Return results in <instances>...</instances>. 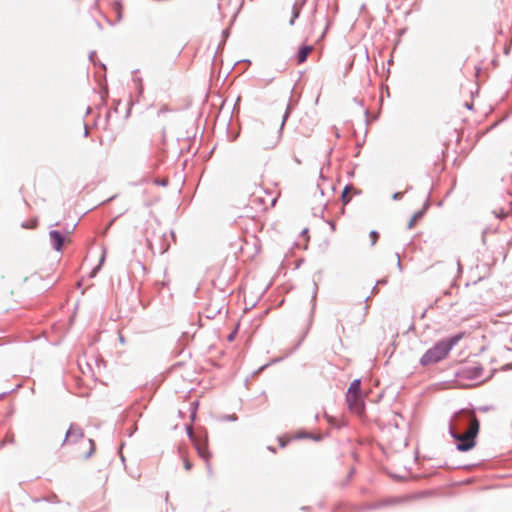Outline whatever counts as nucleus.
<instances>
[{"label":"nucleus","mask_w":512,"mask_h":512,"mask_svg":"<svg viewBox=\"0 0 512 512\" xmlns=\"http://www.w3.org/2000/svg\"><path fill=\"white\" fill-rule=\"evenodd\" d=\"M30 278H37V279H41V276H40V275H38V273H36V272H35V273H33L30 277H24L23 282H24V283H25V282H27Z\"/></svg>","instance_id":"e433bc0d"},{"label":"nucleus","mask_w":512,"mask_h":512,"mask_svg":"<svg viewBox=\"0 0 512 512\" xmlns=\"http://www.w3.org/2000/svg\"><path fill=\"white\" fill-rule=\"evenodd\" d=\"M308 436L306 435H302V436H299V438H307Z\"/></svg>","instance_id":"338daca9"},{"label":"nucleus","mask_w":512,"mask_h":512,"mask_svg":"<svg viewBox=\"0 0 512 512\" xmlns=\"http://www.w3.org/2000/svg\"><path fill=\"white\" fill-rule=\"evenodd\" d=\"M156 184L161 185V186H166L167 181H157Z\"/></svg>","instance_id":"49530a36"},{"label":"nucleus","mask_w":512,"mask_h":512,"mask_svg":"<svg viewBox=\"0 0 512 512\" xmlns=\"http://www.w3.org/2000/svg\"><path fill=\"white\" fill-rule=\"evenodd\" d=\"M311 50H312L311 45H307V44L300 45L295 54V59H296L297 63L298 64L304 63L307 60L308 54Z\"/></svg>","instance_id":"f8f14e48"},{"label":"nucleus","mask_w":512,"mask_h":512,"mask_svg":"<svg viewBox=\"0 0 512 512\" xmlns=\"http://www.w3.org/2000/svg\"><path fill=\"white\" fill-rule=\"evenodd\" d=\"M369 236L371 238V246H374L379 238V233L376 230H372Z\"/></svg>","instance_id":"a878e982"},{"label":"nucleus","mask_w":512,"mask_h":512,"mask_svg":"<svg viewBox=\"0 0 512 512\" xmlns=\"http://www.w3.org/2000/svg\"><path fill=\"white\" fill-rule=\"evenodd\" d=\"M412 188H413V187H412L411 185H407V187H406V192H408V191L412 190Z\"/></svg>","instance_id":"6e6d98bb"},{"label":"nucleus","mask_w":512,"mask_h":512,"mask_svg":"<svg viewBox=\"0 0 512 512\" xmlns=\"http://www.w3.org/2000/svg\"><path fill=\"white\" fill-rule=\"evenodd\" d=\"M370 299H371V296H367L364 301L367 303Z\"/></svg>","instance_id":"bf43d9fd"},{"label":"nucleus","mask_w":512,"mask_h":512,"mask_svg":"<svg viewBox=\"0 0 512 512\" xmlns=\"http://www.w3.org/2000/svg\"><path fill=\"white\" fill-rule=\"evenodd\" d=\"M13 390L4 391L0 393V400L3 399L6 395L10 394Z\"/></svg>","instance_id":"79ce46f5"},{"label":"nucleus","mask_w":512,"mask_h":512,"mask_svg":"<svg viewBox=\"0 0 512 512\" xmlns=\"http://www.w3.org/2000/svg\"><path fill=\"white\" fill-rule=\"evenodd\" d=\"M448 355V351L439 340L422 355L419 363L421 366L427 367L429 365L439 363Z\"/></svg>","instance_id":"39448f33"},{"label":"nucleus","mask_w":512,"mask_h":512,"mask_svg":"<svg viewBox=\"0 0 512 512\" xmlns=\"http://www.w3.org/2000/svg\"><path fill=\"white\" fill-rule=\"evenodd\" d=\"M168 247H169L168 245H166V246H161V248H160V253H161V254L165 253V252L168 250Z\"/></svg>","instance_id":"c03bdc74"},{"label":"nucleus","mask_w":512,"mask_h":512,"mask_svg":"<svg viewBox=\"0 0 512 512\" xmlns=\"http://www.w3.org/2000/svg\"><path fill=\"white\" fill-rule=\"evenodd\" d=\"M480 431L479 419L474 420V424L467 431H458L454 428L449 429V435L456 442V449L459 452H468L477 445V437Z\"/></svg>","instance_id":"f03ea898"},{"label":"nucleus","mask_w":512,"mask_h":512,"mask_svg":"<svg viewBox=\"0 0 512 512\" xmlns=\"http://www.w3.org/2000/svg\"><path fill=\"white\" fill-rule=\"evenodd\" d=\"M352 189L351 185H346L341 192V201L344 205H347L350 202V197L348 196V191Z\"/></svg>","instance_id":"6ab92c4d"},{"label":"nucleus","mask_w":512,"mask_h":512,"mask_svg":"<svg viewBox=\"0 0 512 512\" xmlns=\"http://www.w3.org/2000/svg\"><path fill=\"white\" fill-rule=\"evenodd\" d=\"M326 21H327V23H326V27H325V29L323 30L322 34L320 35V37H319L318 41L322 40V39L325 37V34H326V32L328 31V29H329V27H330V25H331V23H332V22H331V20H330L329 18H326Z\"/></svg>","instance_id":"c756f323"},{"label":"nucleus","mask_w":512,"mask_h":512,"mask_svg":"<svg viewBox=\"0 0 512 512\" xmlns=\"http://www.w3.org/2000/svg\"><path fill=\"white\" fill-rule=\"evenodd\" d=\"M183 464H184V468H185L186 470H188V471H189V470H191V469H192V467H193L192 462H191V461H189L188 459H184Z\"/></svg>","instance_id":"72a5a7b5"},{"label":"nucleus","mask_w":512,"mask_h":512,"mask_svg":"<svg viewBox=\"0 0 512 512\" xmlns=\"http://www.w3.org/2000/svg\"><path fill=\"white\" fill-rule=\"evenodd\" d=\"M353 101H354L357 105H359L360 107H363V106H364V105H363V101H362V100H360V99H358V98H353Z\"/></svg>","instance_id":"a19ab883"},{"label":"nucleus","mask_w":512,"mask_h":512,"mask_svg":"<svg viewBox=\"0 0 512 512\" xmlns=\"http://www.w3.org/2000/svg\"><path fill=\"white\" fill-rule=\"evenodd\" d=\"M456 287L458 289V285L456 283V281H454L452 284H451V287L444 290L443 291V296H451L452 295V289Z\"/></svg>","instance_id":"c85d7f7f"},{"label":"nucleus","mask_w":512,"mask_h":512,"mask_svg":"<svg viewBox=\"0 0 512 512\" xmlns=\"http://www.w3.org/2000/svg\"><path fill=\"white\" fill-rule=\"evenodd\" d=\"M385 283H386V280L382 279V280H379V281L377 282V285H378V284H385Z\"/></svg>","instance_id":"5fc2aeb1"},{"label":"nucleus","mask_w":512,"mask_h":512,"mask_svg":"<svg viewBox=\"0 0 512 512\" xmlns=\"http://www.w3.org/2000/svg\"><path fill=\"white\" fill-rule=\"evenodd\" d=\"M290 113H291V105L288 104L287 107H286L285 113H284V115L282 117V122H281V124L279 126V128H282V130L284 129L286 121L290 117Z\"/></svg>","instance_id":"412c9836"},{"label":"nucleus","mask_w":512,"mask_h":512,"mask_svg":"<svg viewBox=\"0 0 512 512\" xmlns=\"http://www.w3.org/2000/svg\"><path fill=\"white\" fill-rule=\"evenodd\" d=\"M395 255L397 257V267L399 268L400 271H402V263L400 261V255H399V253H396Z\"/></svg>","instance_id":"4c0bfd02"},{"label":"nucleus","mask_w":512,"mask_h":512,"mask_svg":"<svg viewBox=\"0 0 512 512\" xmlns=\"http://www.w3.org/2000/svg\"><path fill=\"white\" fill-rule=\"evenodd\" d=\"M464 332H457L452 334L446 338L440 339L443 346L446 348L448 353L453 349V347L464 337Z\"/></svg>","instance_id":"9b49d317"},{"label":"nucleus","mask_w":512,"mask_h":512,"mask_svg":"<svg viewBox=\"0 0 512 512\" xmlns=\"http://www.w3.org/2000/svg\"><path fill=\"white\" fill-rule=\"evenodd\" d=\"M317 292H318V284H317V282L314 281V284H313V294H312V298H311L312 308H311V313H310L309 325H311V323H312L313 315H314L315 308H316Z\"/></svg>","instance_id":"4468645a"},{"label":"nucleus","mask_w":512,"mask_h":512,"mask_svg":"<svg viewBox=\"0 0 512 512\" xmlns=\"http://www.w3.org/2000/svg\"><path fill=\"white\" fill-rule=\"evenodd\" d=\"M49 238L52 248L56 252H62L64 243L66 241V236L59 230H50L49 231Z\"/></svg>","instance_id":"1a4fd4ad"},{"label":"nucleus","mask_w":512,"mask_h":512,"mask_svg":"<svg viewBox=\"0 0 512 512\" xmlns=\"http://www.w3.org/2000/svg\"><path fill=\"white\" fill-rule=\"evenodd\" d=\"M186 433L190 441L194 444V447L198 453V456L206 462V469L209 474L212 473L210 464V458L212 457L211 452L208 449V433L204 428H199L193 431L191 425L185 426Z\"/></svg>","instance_id":"f257e3e1"},{"label":"nucleus","mask_w":512,"mask_h":512,"mask_svg":"<svg viewBox=\"0 0 512 512\" xmlns=\"http://www.w3.org/2000/svg\"><path fill=\"white\" fill-rule=\"evenodd\" d=\"M364 310H365V313H367V310H368V306L367 305L364 307Z\"/></svg>","instance_id":"0e129e2a"},{"label":"nucleus","mask_w":512,"mask_h":512,"mask_svg":"<svg viewBox=\"0 0 512 512\" xmlns=\"http://www.w3.org/2000/svg\"><path fill=\"white\" fill-rule=\"evenodd\" d=\"M237 335V328L235 330H233L227 337V340L232 342L234 341L235 337Z\"/></svg>","instance_id":"f704fd0d"},{"label":"nucleus","mask_w":512,"mask_h":512,"mask_svg":"<svg viewBox=\"0 0 512 512\" xmlns=\"http://www.w3.org/2000/svg\"><path fill=\"white\" fill-rule=\"evenodd\" d=\"M457 304V301H452L449 305L452 307Z\"/></svg>","instance_id":"13d9d810"},{"label":"nucleus","mask_w":512,"mask_h":512,"mask_svg":"<svg viewBox=\"0 0 512 512\" xmlns=\"http://www.w3.org/2000/svg\"><path fill=\"white\" fill-rule=\"evenodd\" d=\"M104 261H105V254H103L101 256V258L99 260V263H98V266L93 269L92 276H94L97 273V271L99 270L100 266L103 264Z\"/></svg>","instance_id":"2f4dec72"},{"label":"nucleus","mask_w":512,"mask_h":512,"mask_svg":"<svg viewBox=\"0 0 512 512\" xmlns=\"http://www.w3.org/2000/svg\"><path fill=\"white\" fill-rule=\"evenodd\" d=\"M119 341H120L121 343H124V342H125V338H124V336H123V335H119Z\"/></svg>","instance_id":"8fccbe9b"},{"label":"nucleus","mask_w":512,"mask_h":512,"mask_svg":"<svg viewBox=\"0 0 512 512\" xmlns=\"http://www.w3.org/2000/svg\"><path fill=\"white\" fill-rule=\"evenodd\" d=\"M83 438H84L83 429L78 424L71 423L65 433V437L62 442V446L66 445V444H75Z\"/></svg>","instance_id":"0eeeda50"},{"label":"nucleus","mask_w":512,"mask_h":512,"mask_svg":"<svg viewBox=\"0 0 512 512\" xmlns=\"http://www.w3.org/2000/svg\"><path fill=\"white\" fill-rule=\"evenodd\" d=\"M282 137V128L264 125L261 123L255 131V142L262 149H273L277 146Z\"/></svg>","instance_id":"7ed1b4c3"},{"label":"nucleus","mask_w":512,"mask_h":512,"mask_svg":"<svg viewBox=\"0 0 512 512\" xmlns=\"http://www.w3.org/2000/svg\"><path fill=\"white\" fill-rule=\"evenodd\" d=\"M84 127H85L84 137H87V136H88V130H87V127H86V124H85V123H84Z\"/></svg>","instance_id":"3c124183"},{"label":"nucleus","mask_w":512,"mask_h":512,"mask_svg":"<svg viewBox=\"0 0 512 512\" xmlns=\"http://www.w3.org/2000/svg\"><path fill=\"white\" fill-rule=\"evenodd\" d=\"M229 36H230V30L228 28L224 29L222 31V41L218 45V50L223 48V46L225 45V42L229 38Z\"/></svg>","instance_id":"5701e85b"},{"label":"nucleus","mask_w":512,"mask_h":512,"mask_svg":"<svg viewBox=\"0 0 512 512\" xmlns=\"http://www.w3.org/2000/svg\"><path fill=\"white\" fill-rule=\"evenodd\" d=\"M89 61L92 62L95 66H100L103 69H106V65L97 59L96 51H91L89 53Z\"/></svg>","instance_id":"f3484780"},{"label":"nucleus","mask_w":512,"mask_h":512,"mask_svg":"<svg viewBox=\"0 0 512 512\" xmlns=\"http://www.w3.org/2000/svg\"><path fill=\"white\" fill-rule=\"evenodd\" d=\"M309 232L307 228L303 229L301 232V235H306Z\"/></svg>","instance_id":"603ef678"},{"label":"nucleus","mask_w":512,"mask_h":512,"mask_svg":"<svg viewBox=\"0 0 512 512\" xmlns=\"http://www.w3.org/2000/svg\"><path fill=\"white\" fill-rule=\"evenodd\" d=\"M40 500H44L50 503H60V499L56 494H51L50 496L43 497L42 499H36L35 501L38 502Z\"/></svg>","instance_id":"4be33fe9"},{"label":"nucleus","mask_w":512,"mask_h":512,"mask_svg":"<svg viewBox=\"0 0 512 512\" xmlns=\"http://www.w3.org/2000/svg\"><path fill=\"white\" fill-rule=\"evenodd\" d=\"M483 367L480 364L463 367L457 375L463 379L475 380L482 376Z\"/></svg>","instance_id":"6e6552de"},{"label":"nucleus","mask_w":512,"mask_h":512,"mask_svg":"<svg viewBox=\"0 0 512 512\" xmlns=\"http://www.w3.org/2000/svg\"><path fill=\"white\" fill-rule=\"evenodd\" d=\"M335 129V136L337 138H340V133H339V130L337 128H334Z\"/></svg>","instance_id":"09e8293b"},{"label":"nucleus","mask_w":512,"mask_h":512,"mask_svg":"<svg viewBox=\"0 0 512 512\" xmlns=\"http://www.w3.org/2000/svg\"><path fill=\"white\" fill-rule=\"evenodd\" d=\"M342 331L344 332L345 331V328L342 324H340V320L337 321V325H336V331Z\"/></svg>","instance_id":"58836bf2"},{"label":"nucleus","mask_w":512,"mask_h":512,"mask_svg":"<svg viewBox=\"0 0 512 512\" xmlns=\"http://www.w3.org/2000/svg\"><path fill=\"white\" fill-rule=\"evenodd\" d=\"M378 292L377 284L372 288L371 293L376 294Z\"/></svg>","instance_id":"de8ad7c7"},{"label":"nucleus","mask_w":512,"mask_h":512,"mask_svg":"<svg viewBox=\"0 0 512 512\" xmlns=\"http://www.w3.org/2000/svg\"><path fill=\"white\" fill-rule=\"evenodd\" d=\"M286 445H287V441H284L281 438H279V446L284 448V447H286Z\"/></svg>","instance_id":"37998d69"},{"label":"nucleus","mask_w":512,"mask_h":512,"mask_svg":"<svg viewBox=\"0 0 512 512\" xmlns=\"http://www.w3.org/2000/svg\"><path fill=\"white\" fill-rule=\"evenodd\" d=\"M457 266H458V273L461 274L462 273V266H461L460 260L457 261Z\"/></svg>","instance_id":"a18cd8bd"},{"label":"nucleus","mask_w":512,"mask_h":512,"mask_svg":"<svg viewBox=\"0 0 512 512\" xmlns=\"http://www.w3.org/2000/svg\"><path fill=\"white\" fill-rule=\"evenodd\" d=\"M88 442L90 444V449L89 451L85 454L84 458L85 459H88L92 456V454L95 452V449H96V445H95V442L94 440L92 439H88Z\"/></svg>","instance_id":"393cba45"},{"label":"nucleus","mask_w":512,"mask_h":512,"mask_svg":"<svg viewBox=\"0 0 512 512\" xmlns=\"http://www.w3.org/2000/svg\"><path fill=\"white\" fill-rule=\"evenodd\" d=\"M38 218H32L29 221H24L21 223V228L23 229H36L38 226Z\"/></svg>","instance_id":"dca6fc26"},{"label":"nucleus","mask_w":512,"mask_h":512,"mask_svg":"<svg viewBox=\"0 0 512 512\" xmlns=\"http://www.w3.org/2000/svg\"><path fill=\"white\" fill-rule=\"evenodd\" d=\"M493 409H494V407L492 405H483V406H479L477 408L472 407L471 411H474V414H475L476 411L485 413V412H489Z\"/></svg>","instance_id":"b1692460"},{"label":"nucleus","mask_w":512,"mask_h":512,"mask_svg":"<svg viewBox=\"0 0 512 512\" xmlns=\"http://www.w3.org/2000/svg\"><path fill=\"white\" fill-rule=\"evenodd\" d=\"M329 224H330L332 230H335V223L331 221V222H329Z\"/></svg>","instance_id":"864d4df0"},{"label":"nucleus","mask_w":512,"mask_h":512,"mask_svg":"<svg viewBox=\"0 0 512 512\" xmlns=\"http://www.w3.org/2000/svg\"><path fill=\"white\" fill-rule=\"evenodd\" d=\"M363 114L365 116V124L369 125V123H370V120H369V110L368 109H364L363 110Z\"/></svg>","instance_id":"c9c22d12"},{"label":"nucleus","mask_w":512,"mask_h":512,"mask_svg":"<svg viewBox=\"0 0 512 512\" xmlns=\"http://www.w3.org/2000/svg\"><path fill=\"white\" fill-rule=\"evenodd\" d=\"M355 474H356V469H355L354 467H352V468L349 470V472H348V474H347L346 478L341 482V486H342V487H346V486L349 484L350 480L353 478V476H354Z\"/></svg>","instance_id":"aec40b11"},{"label":"nucleus","mask_w":512,"mask_h":512,"mask_svg":"<svg viewBox=\"0 0 512 512\" xmlns=\"http://www.w3.org/2000/svg\"><path fill=\"white\" fill-rule=\"evenodd\" d=\"M511 343H512V335H511V339H510Z\"/></svg>","instance_id":"774afa93"},{"label":"nucleus","mask_w":512,"mask_h":512,"mask_svg":"<svg viewBox=\"0 0 512 512\" xmlns=\"http://www.w3.org/2000/svg\"><path fill=\"white\" fill-rule=\"evenodd\" d=\"M90 111H91V108H90V107H88V108H87V111H86V114H89V113H90Z\"/></svg>","instance_id":"e2e57ef3"},{"label":"nucleus","mask_w":512,"mask_h":512,"mask_svg":"<svg viewBox=\"0 0 512 512\" xmlns=\"http://www.w3.org/2000/svg\"><path fill=\"white\" fill-rule=\"evenodd\" d=\"M478 419L474 415V411L468 412L467 409H460L455 412L449 423V429L454 428L458 431H467L474 424V420Z\"/></svg>","instance_id":"423d86ee"},{"label":"nucleus","mask_w":512,"mask_h":512,"mask_svg":"<svg viewBox=\"0 0 512 512\" xmlns=\"http://www.w3.org/2000/svg\"><path fill=\"white\" fill-rule=\"evenodd\" d=\"M268 449H269V450H271V451H273V452H275V451H276V450H275V448H274V447H271V446H269V447H268Z\"/></svg>","instance_id":"052dcab7"},{"label":"nucleus","mask_w":512,"mask_h":512,"mask_svg":"<svg viewBox=\"0 0 512 512\" xmlns=\"http://www.w3.org/2000/svg\"><path fill=\"white\" fill-rule=\"evenodd\" d=\"M345 398L350 410L360 412L364 409L365 402L361 390V379H354L350 383Z\"/></svg>","instance_id":"20e7f679"},{"label":"nucleus","mask_w":512,"mask_h":512,"mask_svg":"<svg viewBox=\"0 0 512 512\" xmlns=\"http://www.w3.org/2000/svg\"><path fill=\"white\" fill-rule=\"evenodd\" d=\"M429 207H430V201H429V195H428L427 199L425 200V202H424V204L422 206V208L420 210L416 211L412 215L410 221L408 222L407 228L408 229H412L414 227L415 223L417 221L421 220L424 217V215L426 214V212L429 209Z\"/></svg>","instance_id":"9d476101"},{"label":"nucleus","mask_w":512,"mask_h":512,"mask_svg":"<svg viewBox=\"0 0 512 512\" xmlns=\"http://www.w3.org/2000/svg\"><path fill=\"white\" fill-rule=\"evenodd\" d=\"M306 0H301L300 2H296L292 7V16L289 21L290 25H294L295 20L300 16L303 6L305 5Z\"/></svg>","instance_id":"ddd939ff"},{"label":"nucleus","mask_w":512,"mask_h":512,"mask_svg":"<svg viewBox=\"0 0 512 512\" xmlns=\"http://www.w3.org/2000/svg\"><path fill=\"white\" fill-rule=\"evenodd\" d=\"M198 407H199L198 401L191 402V404H190V419L192 422H194L197 418Z\"/></svg>","instance_id":"a211bd4d"},{"label":"nucleus","mask_w":512,"mask_h":512,"mask_svg":"<svg viewBox=\"0 0 512 512\" xmlns=\"http://www.w3.org/2000/svg\"><path fill=\"white\" fill-rule=\"evenodd\" d=\"M121 460H122V462H125V458L123 455H121Z\"/></svg>","instance_id":"69168bd1"},{"label":"nucleus","mask_w":512,"mask_h":512,"mask_svg":"<svg viewBox=\"0 0 512 512\" xmlns=\"http://www.w3.org/2000/svg\"><path fill=\"white\" fill-rule=\"evenodd\" d=\"M383 505H384V503L366 504V505L363 507V509H368V510H370V509H376V508H379V507H381V506H383Z\"/></svg>","instance_id":"7c9ffc66"},{"label":"nucleus","mask_w":512,"mask_h":512,"mask_svg":"<svg viewBox=\"0 0 512 512\" xmlns=\"http://www.w3.org/2000/svg\"><path fill=\"white\" fill-rule=\"evenodd\" d=\"M97 27H99L100 29L102 28V25L100 22H97Z\"/></svg>","instance_id":"680f3d73"},{"label":"nucleus","mask_w":512,"mask_h":512,"mask_svg":"<svg viewBox=\"0 0 512 512\" xmlns=\"http://www.w3.org/2000/svg\"><path fill=\"white\" fill-rule=\"evenodd\" d=\"M494 215L498 219H504L507 217L508 213L504 209H500L498 211H493Z\"/></svg>","instance_id":"bb28decb"},{"label":"nucleus","mask_w":512,"mask_h":512,"mask_svg":"<svg viewBox=\"0 0 512 512\" xmlns=\"http://www.w3.org/2000/svg\"><path fill=\"white\" fill-rule=\"evenodd\" d=\"M222 420L224 421H232L235 422L238 420V416L236 414H227L222 417Z\"/></svg>","instance_id":"cd10ccee"},{"label":"nucleus","mask_w":512,"mask_h":512,"mask_svg":"<svg viewBox=\"0 0 512 512\" xmlns=\"http://www.w3.org/2000/svg\"><path fill=\"white\" fill-rule=\"evenodd\" d=\"M237 137H238V134L233 135L231 138V141H235Z\"/></svg>","instance_id":"4d7b16f0"},{"label":"nucleus","mask_w":512,"mask_h":512,"mask_svg":"<svg viewBox=\"0 0 512 512\" xmlns=\"http://www.w3.org/2000/svg\"><path fill=\"white\" fill-rule=\"evenodd\" d=\"M504 371H509L512 369V363H507L502 368Z\"/></svg>","instance_id":"ea45409f"},{"label":"nucleus","mask_w":512,"mask_h":512,"mask_svg":"<svg viewBox=\"0 0 512 512\" xmlns=\"http://www.w3.org/2000/svg\"><path fill=\"white\" fill-rule=\"evenodd\" d=\"M403 198V192H394L392 194V199L394 201H398V200H401Z\"/></svg>","instance_id":"473e14b6"},{"label":"nucleus","mask_w":512,"mask_h":512,"mask_svg":"<svg viewBox=\"0 0 512 512\" xmlns=\"http://www.w3.org/2000/svg\"><path fill=\"white\" fill-rule=\"evenodd\" d=\"M113 10L116 13L117 21H121L123 17V5L121 1L116 0L113 2Z\"/></svg>","instance_id":"2eb2a0df"}]
</instances>
